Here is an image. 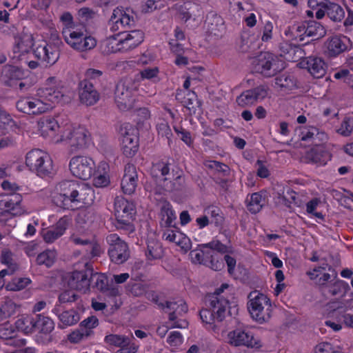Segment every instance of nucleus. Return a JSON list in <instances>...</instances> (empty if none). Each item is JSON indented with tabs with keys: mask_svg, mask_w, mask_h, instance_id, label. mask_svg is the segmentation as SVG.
<instances>
[{
	"mask_svg": "<svg viewBox=\"0 0 353 353\" xmlns=\"http://www.w3.org/2000/svg\"><path fill=\"white\" fill-rule=\"evenodd\" d=\"M55 189L52 201L63 210H75L84 205H91L94 199L92 187L76 181H63Z\"/></svg>",
	"mask_w": 353,
	"mask_h": 353,
	"instance_id": "1",
	"label": "nucleus"
},
{
	"mask_svg": "<svg viewBox=\"0 0 353 353\" xmlns=\"http://www.w3.org/2000/svg\"><path fill=\"white\" fill-rule=\"evenodd\" d=\"M254 72L259 73L265 77L275 76L285 68V63L272 53L261 52L252 61Z\"/></svg>",
	"mask_w": 353,
	"mask_h": 353,
	"instance_id": "2",
	"label": "nucleus"
},
{
	"mask_svg": "<svg viewBox=\"0 0 353 353\" xmlns=\"http://www.w3.org/2000/svg\"><path fill=\"white\" fill-rule=\"evenodd\" d=\"M248 310L253 319L263 323L270 318L271 303L265 294L257 291L251 292L248 295Z\"/></svg>",
	"mask_w": 353,
	"mask_h": 353,
	"instance_id": "3",
	"label": "nucleus"
},
{
	"mask_svg": "<svg viewBox=\"0 0 353 353\" xmlns=\"http://www.w3.org/2000/svg\"><path fill=\"white\" fill-rule=\"evenodd\" d=\"M116 227L127 231L133 232L134 228L131 221L136 214L134 203L124 198H117L114 201Z\"/></svg>",
	"mask_w": 353,
	"mask_h": 353,
	"instance_id": "4",
	"label": "nucleus"
},
{
	"mask_svg": "<svg viewBox=\"0 0 353 353\" xmlns=\"http://www.w3.org/2000/svg\"><path fill=\"white\" fill-rule=\"evenodd\" d=\"M26 164L37 175L44 176L51 172L52 162L50 156L39 149H34L26 154Z\"/></svg>",
	"mask_w": 353,
	"mask_h": 353,
	"instance_id": "5",
	"label": "nucleus"
},
{
	"mask_svg": "<svg viewBox=\"0 0 353 353\" xmlns=\"http://www.w3.org/2000/svg\"><path fill=\"white\" fill-rule=\"evenodd\" d=\"M121 136V150L123 154L128 158L133 157L139 150V137L137 130L130 125H121L119 129Z\"/></svg>",
	"mask_w": 353,
	"mask_h": 353,
	"instance_id": "6",
	"label": "nucleus"
},
{
	"mask_svg": "<svg viewBox=\"0 0 353 353\" xmlns=\"http://www.w3.org/2000/svg\"><path fill=\"white\" fill-rule=\"evenodd\" d=\"M89 132L83 128H79L74 130L68 129L61 135V141H68L71 152H75L86 148L90 141Z\"/></svg>",
	"mask_w": 353,
	"mask_h": 353,
	"instance_id": "7",
	"label": "nucleus"
},
{
	"mask_svg": "<svg viewBox=\"0 0 353 353\" xmlns=\"http://www.w3.org/2000/svg\"><path fill=\"white\" fill-rule=\"evenodd\" d=\"M58 81L56 77H50L46 81V87L39 90V94L48 101L61 104L68 103L71 97L66 94L63 87L58 88Z\"/></svg>",
	"mask_w": 353,
	"mask_h": 353,
	"instance_id": "8",
	"label": "nucleus"
},
{
	"mask_svg": "<svg viewBox=\"0 0 353 353\" xmlns=\"http://www.w3.org/2000/svg\"><path fill=\"white\" fill-rule=\"evenodd\" d=\"M72 174L82 180L91 178L95 172V163L88 157L76 156L71 159L69 164Z\"/></svg>",
	"mask_w": 353,
	"mask_h": 353,
	"instance_id": "9",
	"label": "nucleus"
},
{
	"mask_svg": "<svg viewBox=\"0 0 353 353\" xmlns=\"http://www.w3.org/2000/svg\"><path fill=\"white\" fill-rule=\"evenodd\" d=\"M206 301L209 302V307L213 310L216 322H222L227 316H234L238 314L237 305L231 306L225 297L208 296Z\"/></svg>",
	"mask_w": 353,
	"mask_h": 353,
	"instance_id": "10",
	"label": "nucleus"
},
{
	"mask_svg": "<svg viewBox=\"0 0 353 353\" xmlns=\"http://www.w3.org/2000/svg\"><path fill=\"white\" fill-rule=\"evenodd\" d=\"M106 241L110 245L108 254L112 261L121 264L128 260L130 256L128 245L117 234H109Z\"/></svg>",
	"mask_w": 353,
	"mask_h": 353,
	"instance_id": "11",
	"label": "nucleus"
},
{
	"mask_svg": "<svg viewBox=\"0 0 353 353\" xmlns=\"http://www.w3.org/2000/svg\"><path fill=\"white\" fill-rule=\"evenodd\" d=\"M85 269L74 271L68 281V286L73 290L86 293L90 288V276L92 275V265L85 263Z\"/></svg>",
	"mask_w": 353,
	"mask_h": 353,
	"instance_id": "12",
	"label": "nucleus"
},
{
	"mask_svg": "<svg viewBox=\"0 0 353 353\" xmlns=\"http://www.w3.org/2000/svg\"><path fill=\"white\" fill-rule=\"evenodd\" d=\"M134 341V337L132 335L110 334L104 338V342L107 345L119 347L116 353H136L139 345Z\"/></svg>",
	"mask_w": 353,
	"mask_h": 353,
	"instance_id": "13",
	"label": "nucleus"
},
{
	"mask_svg": "<svg viewBox=\"0 0 353 353\" xmlns=\"http://www.w3.org/2000/svg\"><path fill=\"white\" fill-rule=\"evenodd\" d=\"M210 243H218L221 245V250L208 248L205 252V259L204 265L214 270L221 271L225 268V263L222 255L230 252V248L223 244L219 240H213Z\"/></svg>",
	"mask_w": 353,
	"mask_h": 353,
	"instance_id": "14",
	"label": "nucleus"
},
{
	"mask_svg": "<svg viewBox=\"0 0 353 353\" xmlns=\"http://www.w3.org/2000/svg\"><path fill=\"white\" fill-rule=\"evenodd\" d=\"M228 337L229 343L234 346L244 345L255 349H259L262 347L260 339L255 338L250 332L237 329L230 332Z\"/></svg>",
	"mask_w": 353,
	"mask_h": 353,
	"instance_id": "15",
	"label": "nucleus"
},
{
	"mask_svg": "<svg viewBox=\"0 0 353 353\" xmlns=\"http://www.w3.org/2000/svg\"><path fill=\"white\" fill-rule=\"evenodd\" d=\"M110 21L114 25L112 30H119V28L130 29L135 26V14L130 8H117L113 10Z\"/></svg>",
	"mask_w": 353,
	"mask_h": 353,
	"instance_id": "16",
	"label": "nucleus"
},
{
	"mask_svg": "<svg viewBox=\"0 0 353 353\" xmlns=\"http://www.w3.org/2000/svg\"><path fill=\"white\" fill-rule=\"evenodd\" d=\"M78 93L80 102L87 106L94 105L100 99V94L93 83L88 79L79 82Z\"/></svg>",
	"mask_w": 353,
	"mask_h": 353,
	"instance_id": "17",
	"label": "nucleus"
},
{
	"mask_svg": "<svg viewBox=\"0 0 353 353\" xmlns=\"http://www.w3.org/2000/svg\"><path fill=\"white\" fill-rule=\"evenodd\" d=\"M17 110L23 113L28 114H39L46 112L50 107V105L43 103L37 99L22 98L16 103Z\"/></svg>",
	"mask_w": 353,
	"mask_h": 353,
	"instance_id": "18",
	"label": "nucleus"
},
{
	"mask_svg": "<svg viewBox=\"0 0 353 353\" xmlns=\"http://www.w3.org/2000/svg\"><path fill=\"white\" fill-rule=\"evenodd\" d=\"M36 58L46 67L54 65L59 58V50L51 45L38 46L33 50Z\"/></svg>",
	"mask_w": 353,
	"mask_h": 353,
	"instance_id": "19",
	"label": "nucleus"
},
{
	"mask_svg": "<svg viewBox=\"0 0 353 353\" xmlns=\"http://www.w3.org/2000/svg\"><path fill=\"white\" fill-rule=\"evenodd\" d=\"M132 85L130 81H120L117 83L115 90V101L121 110L128 108L130 105L132 95Z\"/></svg>",
	"mask_w": 353,
	"mask_h": 353,
	"instance_id": "20",
	"label": "nucleus"
},
{
	"mask_svg": "<svg viewBox=\"0 0 353 353\" xmlns=\"http://www.w3.org/2000/svg\"><path fill=\"white\" fill-rule=\"evenodd\" d=\"M326 45L328 56L335 57L349 49L351 41L345 36H334L327 40Z\"/></svg>",
	"mask_w": 353,
	"mask_h": 353,
	"instance_id": "21",
	"label": "nucleus"
},
{
	"mask_svg": "<svg viewBox=\"0 0 353 353\" xmlns=\"http://www.w3.org/2000/svg\"><path fill=\"white\" fill-rule=\"evenodd\" d=\"M125 173L122 178L121 185L123 193L132 194L137 185V174L134 165L128 164L125 167Z\"/></svg>",
	"mask_w": 353,
	"mask_h": 353,
	"instance_id": "22",
	"label": "nucleus"
},
{
	"mask_svg": "<svg viewBox=\"0 0 353 353\" xmlns=\"http://www.w3.org/2000/svg\"><path fill=\"white\" fill-rule=\"evenodd\" d=\"M69 221L70 219L68 216H64L57 221L55 226L46 232H43V237L44 241L46 243H52L61 236L68 227Z\"/></svg>",
	"mask_w": 353,
	"mask_h": 353,
	"instance_id": "23",
	"label": "nucleus"
},
{
	"mask_svg": "<svg viewBox=\"0 0 353 353\" xmlns=\"http://www.w3.org/2000/svg\"><path fill=\"white\" fill-rule=\"evenodd\" d=\"M124 37L120 39V43L123 46L125 51L133 49L143 41L144 33L140 30H134L125 34Z\"/></svg>",
	"mask_w": 353,
	"mask_h": 353,
	"instance_id": "24",
	"label": "nucleus"
},
{
	"mask_svg": "<svg viewBox=\"0 0 353 353\" xmlns=\"http://www.w3.org/2000/svg\"><path fill=\"white\" fill-rule=\"evenodd\" d=\"M302 63L314 78H321L325 74L326 65L321 58L310 57Z\"/></svg>",
	"mask_w": 353,
	"mask_h": 353,
	"instance_id": "25",
	"label": "nucleus"
},
{
	"mask_svg": "<svg viewBox=\"0 0 353 353\" xmlns=\"http://www.w3.org/2000/svg\"><path fill=\"white\" fill-rule=\"evenodd\" d=\"M26 76L23 69L12 65H6L3 66L1 72V77L6 85L12 86V81L22 80Z\"/></svg>",
	"mask_w": 353,
	"mask_h": 353,
	"instance_id": "26",
	"label": "nucleus"
},
{
	"mask_svg": "<svg viewBox=\"0 0 353 353\" xmlns=\"http://www.w3.org/2000/svg\"><path fill=\"white\" fill-rule=\"evenodd\" d=\"M220 245H219L218 243H215L210 242L199 245L198 249L192 250L190 252V256L192 259V261L194 263H199L204 265V261L205 259V252H208V248H216L221 250V248H220Z\"/></svg>",
	"mask_w": 353,
	"mask_h": 353,
	"instance_id": "27",
	"label": "nucleus"
},
{
	"mask_svg": "<svg viewBox=\"0 0 353 353\" xmlns=\"http://www.w3.org/2000/svg\"><path fill=\"white\" fill-rule=\"evenodd\" d=\"M32 326L33 332L39 330L42 333L49 334L54 330V323L49 317L39 314L33 317Z\"/></svg>",
	"mask_w": 353,
	"mask_h": 353,
	"instance_id": "28",
	"label": "nucleus"
},
{
	"mask_svg": "<svg viewBox=\"0 0 353 353\" xmlns=\"http://www.w3.org/2000/svg\"><path fill=\"white\" fill-rule=\"evenodd\" d=\"M145 256L148 260L161 259L163 256V250L161 243L154 239H148Z\"/></svg>",
	"mask_w": 353,
	"mask_h": 353,
	"instance_id": "29",
	"label": "nucleus"
},
{
	"mask_svg": "<svg viewBox=\"0 0 353 353\" xmlns=\"http://www.w3.org/2000/svg\"><path fill=\"white\" fill-rule=\"evenodd\" d=\"M161 214L163 216V223L162 225L165 228L175 227L174 221L176 219L174 211L172 205L167 201H164L161 208Z\"/></svg>",
	"mask_w": 353,
	"mask_h": 353,
	"instance_id": "30",
	"label": "nucleus"
},
{
	"mask_svg": "<svg viewBox=\"0 0 353 353\" xmlns=\"http://www.w3.org/2000/svg\"><path fill=\"white\" fill-rule=\"evenodd\" d=\"M123 33L119 32L117 34L112 35L107 38L103 42V51L106 54L116 53L120 51H125L123 46L120 43V39L117 38L122 36Z\"/></svg>",
	"mask_w": 353,
	"mask_h": 353,
	"instance_id": "31",
	"label": "nucleus"
},
{
	"mask_svg": "<svg viewBox=\"0 0 353 353\" xmlns=\"http://www.w3.org/2000/svg\"><path fill=\"white\" fill-rule=\"evenodd\" d=\"M327 155L324 146L320 148H312L305 154L306 159L312 163H325V156Z\"/></svg>",
	"mask_w": 353,
	"mask_h": 353,
	"instance_id": "32",
	"label": "nucleus"
},
{
	"mask_svg": "<svg viewBox=\"0 0 353 353\" xmlns=\"http://www.w3.org/2000/svg\"><path fill=\"white\" fill-rule=\"evenodd\" d=\"M0 261L8 266L6 269L0 271L1 277H4L6 275H12L18 270V265L13 262L10 252H3L0 256Z\"/></svg>",
	"mask_w": 353,
	"mask_h": 353,
	"instance_id": "33",
	"label": "nucleus"
},
{
	"mask_svg": "<svg viewBox=\"0 0 353 353\" xmlns=\"http://www.w3.org/2000/svg\"><path fill=\"white\" fill-rule=\"evenodd\" d=\"M323 8L325 9L327 15L334 21H340L345 16L343 9L337 3L327 1L323 6Z\"/></svg>",
	"mask_w": 353,
	"mask_h": 353,
	"instance_id": "34",
	"label": "nucleus"
},
{
	"mask_svg": "<svg viewBox=\"0 0 353 353\" xmlns=\"http://www.w3.org/2000/svg\"><path fill=\"white\" fill-rule=\"evenodd\" d=\"M96 44L95 39L91 36H88L86 31L83 33V36L80 37L78 42L72 43V48L79 51H85L92 49Z\"/></svg>",
	"mask_w": 353,
	"mask_h": 353,
	"instance_id": "35",
	"label": "nucleus"
},
{
	"mask_svg": "<svg viewBox=\"0 0 353 353\" xmlns=\"http://www.w3.org/2000/svg\"><path fill=\"white\" fill-rule=\"evenodd\" d=\"M86 32V29L83 26H79L75 29L63 30V34L66 43L72 47V42H78L81 37L83 36V33Z\"/></svg>",
	"mask_w": 353,
	"mask_h": 353,
	"instance_id": "36",
	"label": "nucleus"
},
{
	"mask_svg": "<svg viewBox=\"0 0 353 353\" xmlns=\"http://www.w3.org/2000/svg\"><path fill=\"white\" fill-rule=\"evenodd\" d=\"M184 100L181 101V103L187 109H188L191 113L196 114L198 109L201 105V101L198 99L197 95L194 92L188 91L186 93V97H183Z\"/></svg>",
	"mask_w": 353,
	"mask_h": 353,
	"instance_id": "37",
	"label": "nucleus"
},
{
	"mask_svg": "<svg viewBox=\"0 0 353 353\" xmlns=\"http://www.w3.org/2000/svg\"><path fill=\"white\" fill-rule=\"evenodd\" d=\"M23 208H16L12 207L8 197H5L0 199V216H6L10 214L12 216H20L24 213Z\"/></svg>",
	"mask_w": 353,
	"mask_h": 353,
	"instance_id": "38",
	"label": "nucleus"
},
{
	"mask_svg": "<svg viewBox=\"0 0 353 353\" xmlns=\"http://www.w3.org/2000/svg\"><path fill=\"white\" fill-rule=\"evenodd\" d=\"M343 289L345 292L350 290L349 285L342 280H336L332 284H328L321 292L324 295L336 296L340 294Z\"/></svg>",
	"mask_w": 353,
	"mask_h": 353,
	"instance_id": "39",
	"label": "nucleus"
},
{
	"mask_svg": "<svg viewBox=\"0 0 353 353\" xmlns=\"http://www.w3.org/2000/svg\"><path fill=\"white\" fill-rule=\"evenodd\" d=\"M265 204V199L260 192L252 194L250 201L248 204V210L252 214H256L261 211Z\"/></svg>",
	"mask_w": 353,
	"mask_h": 353,
	"instance_id": "40",
	"label": "nucleus"
},
{
	"mask_svg": "<svg viewBox=\"0 0 353 353\" xmlns=\"http://www.w3.org/2000/svg\"><path fill=\"white\" fill-rule=\"evenodd\" d=\"M185 184V178L182 174L177 175L174 181L168 180V178H164L163 187L167 192H173L181 190Z\"/></svg>",
	"mask_w": 353,
	"mask_h": 353,
	"instance_id": "41",
	"label": "nucleus"
},
{
	"mask_svg": "<svg viewBox=\"0 0 353 353\" xmlns=\"http://www.w3.org/2000/svg\"><path fill=\"white\" fill-rule=\"evenodd\" d=\"M307 37H316V39L323 37L326 34L325 28L314 20L307 21Z\"/></svg>",
	"mask_w": 353,
	"mask_h": 353,
	"instance_id": "42",
	"label": "nucleus"
},
{
	"mask_svg": "<svg viewBox=\"0 0 353 353\" xmlns=\"http://www.w3.org/2000/svg\"><path fill=\"white\" fill-rule=\"evenodd\" d=\"M93 282L92 287L97 288L101 292L104 291L108 284V279L105 274L98 273L94 271L92 268V275L90 276V283Z\"/></svg>",
	"mask_w": 353,
	"mask_h": 353,
	"instance_id": "43",
	"label": "nucleus"
},
{
	"mask_svg": "<svg viewBox=\"0 0 353 353\" xmlns=\"http://www.w3.org/2000/svg\"><path fill=\"white\" fill-rule=\"evenodd\" d=\"M256 37L250 36L248 33L244 32L241 36V42L239 45L240 50L242 52H248L255 49L258 44L255 43Z\"/></svg>",
	"mask_w": 353,
	"mask_h": 353,
	"instance_id": "44",
	"label": "nucleus"
},
{
	"mask_svg": "<svg viewBox=\"0 0 353 353\" xmlns=\"http://www.w3.org/2000/svg\"><path fill=\"white\" fill-rule=\"evenodd\" d=\"M59 319L65 326H70L76 324L79 320V313L74 310H66L59 314Z\"/></svg>",
	"mask_w": 353,
	"mask_h": 353,
	"instance_id": "45",
	"label": "nucleus"
},
{
	"mask_svg": "<svg viewBox=\"0 0 353 353\" xmlns=\"http://www.w3.org/2000/svg\"><path fill=\"white\" fill-rule=\"evenodd\" d=\"M31 283V280L26 277H15L9 281L6 289L9 291H19L25 288Z\"/></svg>",
	"mask_w": 353,
	"mask_h": 353,
	"instance_id": "46",
	"label": "nucleus"
},
{
	"mask_svg": "<svg viewBox=\"0 0 353 353\" xmlns=\"http://www.w3.org/2000/svg\"><path fill=\"white\" fill-rule=\"evenodd\" d=\"M278 198L288 208H290L292 203L299 205L296 193L290 188L284 189L281 194L279 193Z\"/></svg>",
	"mask_w": 353,
	"mask_h": 353,
	"instance_id": "47",
	"label": "nucleus"
},
{
	"mask_svg": "<svg viewBox=\"0 0 353 353\" xmlns=\"http://www.w3.org/2000/svg\"><path fill=\"white\" fill-rule=\"evenodd\" d=\"M275 83L281 88L292 90L296 88V79L292 75L283 74L275 78Z\"/></svg>",
	"mask_w": 353,
	"mask_h": 353,
	"instance_id": "48",
	"label": "nucleus"
},
{
	"mask_svg": "<svg viewBox=\"0 0 353 353\" xmlns=\"http://www.w3.org/2000/svg\"><path fill=\"white\" fill-rule=\"evenodd\" d=\"M56 258V253L52 250H46L40 253L36 261L39 265H45L46 267H51L54 263Z\"/></svg>",
	"mask_w": 353,
	"mask_h": 353,
	"instance_id": "49",
	"label": "nucleus"
},
{
	"mask_svg": "<svg viewBox=\"0 0 353 353\" xmlns=\"http://www.w3.org/2000/svg\"><path fill=\"white\" fill-rule=\"evenodd\" d=\"M99 325V320L95 316H90L82 321L79 327L90 337L94 334L93 329Z\"/></svg>",
	"mask_w": 353,
	"mask_h": 353,
	"instance_id": "50",
	"label": "nucleus"
},
{
	"mask_svg": "<svg viewBox=\"0 0 353 353\" xmlns=\"http://www.w3.org/2000/svg\"><path fill=\"white\" fill-rule=\"evenodd\" d=\"M39 123L43 132H56L60 128L58 121L50 117H43Z\"/></svg>",
	"mask_w": 353,
	"mask_h": 353,
	"instance_id": "51",
	"label": "nucleus"
},
{
	"mask_svg": "<svg viewBox=\"0 0 353 353\" xmlns=\"http://www.w3.org/2000/svg\"><path fill=\"white\" fill-rule=\"evenodd\" d=\"M256 101L251 89L243 92L236 98L237 103L243 107L252 105Z\"/></svg>",
	"mask_w": 353,
	"mask_h": 353,
	"instance_id": "52",
	"label": "nucleus"
},
{
	"mask_svg": "<svg viewBox=\"0 0 353 353\" xmlns=\"http://www.w3.org/2000/svg\"><path fill=\"white\" fill-rule=\"evenodd\" d=\"M89 333H85L79 327L68 335V340L74 344L79 343L89 338Z\"/></svg>",
	"mask_w": 353,
	"mask_h": 353,
	"instance_id": "53",
	"label": "nucleus"
},
{
	"mask_svg": "<svg viewBox=\"0 0 353 353\" xmlns=\"http://www.w3.org/2000/svg\"><path fill=\"white\" fill-rule=\"evenodd\" d=\"M15 324L18 330H21L25 333L33 332V317L19 319L16 321Z\"/></svg>",
	"mask_w": 353,
	"mask_h": 353,
	"instance_id": "54",
	"label": "nucleus"
},
{
	"mask_svg": "<svg viewBox=\"0 0 353 353\" xmlns=\"http://www.w3.org/2000/svg\"><path fill=\"white\" fill-rule=\"evenodd\" d=\"M15 312V304L11 301H6L0 307V321L9 318Z\"/></svg>",
	"mask_w": 353,
	"mask_h": 353,
	"instance_id": "55",
	"label": "nucleus"
},
{
	"mask_svg": "<svg viewBox=\"0 0 353 353\" xmlns=\"http://www.w3.org/2000/svg\"><path fill=\"white\" fill-rule=\"evenodd\" d=\"M353 131V117H346L342 121L337 132L344 137H348Z\"/></svg>",
	"mask_w": 353,
	"mask_h": 353,
	"instance_id": "56",
	"label": "nucleus"
},
{
	"mask_svg": "<svg viewBox=\"0 0 353 353\" xmlns=\"http://www.w3.org/2000/svg\"><path fill=\"white\" fill-rule=\"evenodd\" d=\"M157 129L159 135L162 137H165L168 139V144L170 145L172 132L168 123L167 122L160 123L157 125Z\"/></svg>",
	"mask_w": 353,
	"mask_h": 353,
	"instance_id": "57",
	"label": "nucleus"
},
{
	"mask_svg": "<svg viewBox=\"0 0 353 353\" xmlns=\"http://www.w3.org/2000/svg\"><path fill=\"white\" fill-rule=\"evenodd\" d=\"M199 316L201 321L206 324H213L216 322L213 310L210 308L202 309L199 312Z\"/></svg>",
	"mask_w": 353,
	"mask_h": 353,
	"instance_id": "58",
	"label": "nucleus"
},
{
	"mask_svg": "<svg viewBox=\"0 0 353 353\" xmlns=\"http://www.w3.org/2000/svg\"><path fill=\"white\" fill-rule=\"evenodd\" d=\"M78 299L79 296L72 290H65L59 296V301L60 303L74 302Z\"/></svg>",
	"mask_w": 353,
	"mask_h": 353,
	"instance_id": "59",
	"label": "nucleus"
},
{
	"mask_svg": "<svg viewBox=\"0 0 353 353\" xmlns=\"http://www.w3.org/2000/svg\"><path fill=\"white\" fill-rule=\"evenodd\" d=\"M304 55V50L301 48V46L294 44L292 50L290 51V54L288 56L287 59L296 61L303 58Z\"/></svg>",
	"mask_w": 353,
	"mask_h": 353,
	"instance_id": "60",
	"label": "nucleus"
},
{
	"mask_svg": "<svg viewBox=\"0 0 353 353\" xmlns=\"http://www.w3.org/2000/svg\"><path fill=\"white\" fill-rule=\"evenodd\" d=\"M319 134V130L316 128L311 127L310 129L303 130L301 132V140L303 141H311L315 139L314 137Z\"/></svg>",
	"mask_w": 353,
	"mask_h": 353,
	"instance_id": "61",
	"label": "nucleus"
},
{
	"mask_svg": "<svg viewBox=\"0 0 353 353\" xmlns=\"http://www.w3.org/2000/svg\"><path fill=\"white\" fill-rule=\"evenodd\" d=\"M174 129L178 135H181V139L183 142H185L188 146H190L192 145V139L190 133L188 131L184 130L182 128H178L176 127H174Z\"/></svg>",
	"mask_w": 353,
	"mask_h": 353,
	"instance_id": "62",
	"label": "nucleus"
},
{
	"mask_svg": "<svg viewBox=\"0 0 353 353\" xmlns=\"http://www.w3.org/2000/svg\"><path fill=\"white\" fill-rule=\"evenodd\" d=\"M253 92V94L256 99H263L266 97L268 94V88L265 85H260L253 89H251Z\"/></svg>",
	"mask_w": 353,
	"mask_h": 353,
	"instance_id": "63",
	"label": "nucleus"
},
{
	"mask_svg": "<svg viewBox=\"0 0 353 353\" xmlns=\"http://www.w3.org/2000/svg\"><path fill=\"white\" fill-rule=\"evenodd\" d=\"M170 163L164 161H159L152 166V172L160 171L162 176H166L170 172Z\"/></svg>",
	"mask_w": 353,
	"mask_h": 353,
	"instance_id": "64",
	"label": "nucleus"
}]
</instances>
